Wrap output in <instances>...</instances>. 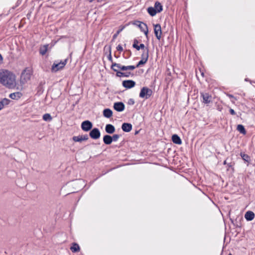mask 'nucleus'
<instances>
[{
	"label": "nucleus",
	"instance_id": "20",
	"mask_svg": "<svg viewBox=\"0 0 255 255\" xmlns=\"http://www.w3.org/2000/svg\"><path fill=\"white\" fill-rule=\"evenodd\" d=\"M103 141L106 144H110L112 142V136L108 134L104 135L103 137Z\"/></svg>",
	"mask_w": 255,
	"mask_h": 255
},
{
	"label": "nucleus",
	"instance_id": "42",
	"mask_svg": "<svg viewBox=\"0 0 255 255\" xmlns=\"http://www.w3.org/2000/svg\"><path fill=\"white\" fill-rule=\"evenodd\" d=\"M77 182H78V183L82 184V185H83L84 184V182L82 180H79L77 181Z\"/></svg>",
	"mask_w": 255,
	"mask_h": 255
},
{
	"label": "nucleus",
	"instance_id": "11",
	"mask_svg": "<svg viewBox=\"0 0 255 255\" xmlns=\"http://www.w3.org/2000/svg\"><path fill=\"white\" fill-rule=\"evenodd\" d=\"M114 109L119 112L123 111L125 109V106L123 102H116L114 104Z\"/></svg>",
	"mask_w": 255,
	"mask_h": 255
},
{
	"label": "nucleus",
	"instance_id": "44",
	"mask_svg": "<svg viewBox=\"0 0 255 255\" xmlns=\"http://www.w3.org/2000/svg\"><path fill=\"white\" fill-rule=\"evenodd\" d=\"M3 60V58L2 55L0 54V61L1 62Z\"/></svg>",
	"mask_w": 255,
	"mask_h": 255
},
{
	"label": "nucleus",
	"instance_id": "26",
	"mask_svg": "<svg viewBox=\"0 0 255 255\" xmlns=\"http://www.w3.org/2000/svg\"><path fill=\"white\" fill-rule=\"evenodd\" d=\"M237 130L241 133L245 135L246 134V130L245 127L242 125H239L237 126Z\"/></svg>",
	"mask_w": 255,
	"mask_h": 255
},
{
	"label": "nucleus",
	"instance_id": "21",
	"mask_svg": "<svg viewBox=\"0 0 255 255\" xmlns=\"http://www.w3.org/2000/svg\"><path fill=\"white\" fill-rule=\"evenodd\" d=\"M113 115V112L110 109H106L103 111V116L107 118H110Z\"/></svg>",
	"mask_w": 255,
	"mask_h": 255
},
{
	"label": "nucleus",
	"instance_id": "48",
	"mask_svg": "<svg viewBox=\"0 0 255 255\" xmlns=\"http://www.w3.org/2000/svg\"><path fill=\"white\" fill-rule=\"evenodd\" d=\"M229 255H232L231 254H229Z\"/></svg>",
	"mask_w": 255,
	"mask_h": 255
},
{
	"label": "nucleus",
	"instance_id": "43",
	"mask_svg": "<svg viewBox=\"0 0 255 255\" xmlns=\"http://www.w3.org/2000/svg\"><path fill=\"white\" fill-rule=\"evenodd\" d=\"M22 76H26V78H27V79H28L30 78V75H28L27 74H24L22 73Z\"/></svg>",
	"mask_w": 255,
	"mask_h": 255
},
{
	"label": "nucleus",
	"instance_id": "6",
	"mask_svg": "<svg viewBox=\"0 0 255 255\" xmlns=\"http://www.w3.org/2000/svg\"><path fill=\"white\" fill-rule=\"evenodd\" d=\"M154 32L156 38L160 40L161 37L162 31L159 24H154Z\"/></svg>",
	"mask_w": 255,
	"mask_h": 255
},
{
	"label": "nucleus",
	"instance_id": "28",
	"mask_svg": "<svg viewBox=\"0 0 255 255\" xmlns=\"http://www.w3.org/2000/svg\"><path fill=\"white\" fill-rule=\"evenodd\" d=\"M42 119L44 121L46 122H50L52 119L51 116L49 114H44Z\"/></svg>",
	"mask_w": 255,
	"mask_h": 255
},
{
	"label": "nucleus",
	"instance_id": "1",
	"mask_svg": "<svg viewBox=\"0 0 255 255\" xmlns=\"http://www.w3.org/2000/svg\"><path fill=\"white\" fill-rule=\"evenodd\" d=\"M0 83L8 88H13L16 85L15 75L6 69H0Z\"/></svg>",
	"mask_w": 255,
	"mask_h": 255
},
{
	"label": "nucleus",
	"instance_id": "40",
	"mask_svg": "<svg viewBox=\"0 0 255 255\" xmlns=\"http://www.w3.org/2000/svg\"><path fill=\"white\" fill-rule=\"evenodd\" d=\"M128 104L130 105H133L134 104V101L132 99H130L128 101Z\"/></svg>",
	"mask_w": 255,
	"mask_h": 255
},
{
	"label": "nucleus",
	"instance_id": "12",
	"mask_svg": "<svg viewBox=\"0 0 255 255\" xmlns=\"http://www.w3.org/2000/svg\"><path fill=\"white\" fill-rule=\"evenodd\" d=\"M88 138L89 137L87 134L84 135L74 136L72 137L73 140L75 142H81L83 140H88Z\"/></svg>",
	"mask_w": 255,
	"mask_h": 255
},
{
	"label": "nucleus",
	"instance_id": "25",
	"mask_svg": "<svg viewBox=\"0 0 255 255\" xmlns=\"http://www.w3.org/2000/svg\"><path fill=\"white\" fill-rule=\"evenodd\" d=\"M48 47V45L46 44V45H44L43 47H41L40 48V50H39L40 54H41L42 55H45L46 54V53L47 52Z\"/></svg>",
	"mask_w": 255,
	"mask_h": 255
},
{
	"label": "nucleus",
	"instance_id": "38",
	"mask_svg": "<svg viewBox=\"0 0 255 255\" xmlns=\"http://www.w3.org/2000/svg\"><path fill=\"white\" fill-rule=\"evenodd\" d=\"M120 70L122 71H128L127 66L122 65Z\"/></svg>",
	"mask_w": 255,
	"mask_h": 255
},
{
	"label": "nucleus",
	"instance_id": "23",
	"mask_svg": "<svg viewBox=\"0 0 255 255\" xmlns=\"http://www.w3.org/2000/svg\"><path fill=\"white\" fill-rule=\"evenodd\" d=\"M122 65L119 63H113L111 65V69L117 73V71H119L118 69H120Z\"/></svg>",
	"mask_w": 255,
	"mask_h": 255
},
{
	"label": "nucleus",
	"instance_id": "46",
	"mask_svg": "<svg viewBox=\"0 0 255 255\" xmlns=\"http://www.w3.org/2000/svg\"><path fill=\"white\" fill-rule=\"evenodd\" d=\"M93 0H89V2H92Z\"/></svg>",
	"mask_w": 255,
	"mask_h": 255
},
{
	"label": "nucleus",
	"instance_id": "22",
	"mask_svg": "<svg viewBox=\"0 0 255 255\" xmlns=\"http://www.w3.org/2000/svg\"><path fill=\"white\" fill-rule=\"evenodd\" d=\"M154 8L157 11V12H160L163 10V6L160 2L156 1L154 3Z\"/></svg>",
	"mask_w": 255,
	"mask_h": 255
},
{
	"label": "nucleus",
	"instance_id": "29",
	"mask_svg": "<svg viewBox=\"0 0 255 255\" xmlns=\"http://www.w3.org/2000/svg\"><path fill=\"white\" fill-rule=\"evenodd\" d=\"M227 96L231 99V101L233 104H235V102L237 100V99L233 95L227 94Z\"/></svg>",
	"mask_w": 255,
	"mask_h": 255
},
{
	"label": "nucleus",
	"instance_id": "37",
	"mask_svg": "<svg viewBox=\"0 0 255 255\" xmlns=\"http://www.w3.org/2000/svg\"><path fill=\"white\" fill-rule=\"evenodd\" d=\"M117 50L120 52H122L123 51V48L122 47V46L120 44L118 45L117 46Z\"/></svg>",
	"mask_w": 255,
	"mask_h": 255
},
{
	"label": "nucleus",
	"instance_id": "17",
	"mask_svg": "<svg viewBox=\"0 0 255 255\" xmlns=\"http://www.w3.org/2000/svg\"><path fill=\"white\" fill-rule=\"evenodd\" d=\"M22 94L20 92H17L11 93L9 95V97L13 100H18L22 96Z\"/></svg>",
	"mask_w": 255,
	"mask_h": 255
},
{
	"label": "nucleus",
	"instance_id": "13",
	"mask_svg": "<svg viewBox=\"0 0 255 255\" xmlns=\"http://www.w3.org/2000/svg\"><path fill=\"white\" fill-rule=\"evenodd\" d=\"M122 129L125 132H129L132 129V125L129 123H123L122 126Z\"/></svg>",
	"mask_w": 255,
	"mask_h": 255
},
{
	"label": "nucleus",
	"instance_id": "24",
	"mask_svg": "<svg viewBox=\"0 0 255 255\" xmlns=\"http://www.w3.org/2000/svg\"><path fill=\"white\" fill-rule=\"evenodd\" d=\"M147 12L150 14V15L152 16L155 15L157 13V11H156V9L154 8V7L151 6L148 7Z\"/></svg>",
	"mask_w": 255,
	"mask_h": 255
},
{
	"label": "nucleus",
	"instance_id": "35",
	"mask_svg": "<svg viewBox=\"0 0 255 255\" xmlns=\"http://www.w3.org/2000/svg\"><path fill=\"white\" fill-rule=\"evenodd\" d=\"M145 48H146L145 47L144 44L142 43L138 46L137 50H139L140 49H143L144 51Z\"/></svg>",
	"mask_w": 255,
	"mask_h": 255
},
{
	"label": "nucleus",
	"instance_id": "5",
	"mask_svg": "<svg viewBox=\"0 0 255 255\" xmlns=\"http://www.w3.org/2000/svg\"><path fill=\"white\" fill-rule=\"evenodd\" d=\"M201 96L203 99V103L205 104H209L212 102V97L208 93H201Z\"/></svg>",
	"mask_w": 255,
	"mask_h": 255
},
{
	"label": "nucleus",
	"instance_id": "30",
	"mask_svg": "<svg viewBox=\"0 0 255 255\" xmlns=\"http://www.w3.org/2000/svg\"><path fill=\"white\" fill-rule=\"evenodd\" d=\"M121 135L115 134L112 136V141H117L120 138Z\"/></svg>",
	"mask_w": 255,
	"mask_h": 255
},
{
	"label": "nucleus",
	"instance_id": "7",
	"mask_svg": "<svg viewBox=\"0 0 255 255\" xmlns=\"http://www.w3.org/2000/svg\"><path fill=\"white\" fill-rule=\"evenodd\" d=\"M92 123L89 121H85L82 123L81 128L85 131H88L92 128Z\"/></svg>",
	"mask_w": 255,
	"mask_h": 255
},
{
	"label": "nucleus",
	"instance_id": "27",
	"mask_svg": "<svg viewBox=\"0 0 255 255\" xmlns=\"http://www.w3.org/2000/svg\"><path fill=\"white\" fill-rule=\"evenodd\" d=\"M70 249L72 252L76 253L79 251L80 247L77 244L74 243L73 246L70 248Z\"/></svg>",
	"mask_w": 255,
	"mask_h": 255
},
{
	"label": "nucleus",
	"instance_id": "18",
	"mask_svg": "<svg viewBox=\"0 0 255 255\" xmlns=\"http://www.w3.org/2000/svg\"><path fill=\"white\" fill-rule=\"evenodd\" d=\"M172 140L173 143L177 144L180 145L182 143V140L177 134H173L172 136Z\"/></svg>",
	"mask_w": 255,
	"mask_h": 255
},
{
	"label": "nucleus",
	"instance_id": "9",
	"mask_svg": "<svg viewBox=\"0 0 255 255\" xmlns=\"http://www.w3.org/2000/svg\"><path fill=\"white\" fill-rule=\"evenodd\" d=\"M148 53L149 49L147 47H146V48L143 51L142 54H141V59L139 61L140 62H142L143 64H144L147 61L149 56Z\"/></svg>",
	"mask_w": 255,
	"mask_h": 255
},
{
	"label": "nucleus",
	"instance_id": "39",
	"mask_svg": "<svg viewBox=\"0 0 255 255\" xmlns=\"http://www.w3.org/2000/svg\"><path fill=\"white\" fill-rule=\"evenodd\" d=\"M229 111H230V113L232 115H236V112H235V111L233 109H230Z\"/></svg>",
	"mask_w": 255,
	"mask_h": 255
},
{
	"label": "nucleus",
	"instance_id": "16",
	"mask_svg": "<svg viewBox=\"0 0 255 255\" xmlns=\"http://www.w3.org/2000/svg\"><path fill=\"white\" fill-rule=\"evenodd\" d=\"M131 75V72L128 71L126 72L117 71V73H116V76L119 77H129Z\"/></svg>",
	"mask_w": 255,
	"mask_h": 255
},
{
	"label": "nucleus",
	"instance_id": "41",
	"mask_svg": "<svg viewBox=\"0 0 255 255\" xmlns=\"http://www.w3.org/2000/svg\"><path fill=\"white\" fill-rule=\"evenodd\" d=\"M141 65H143V62L139 61L138 63H137V64L135 67H136V68H137Z\"/></svg>",
	"mask_w": 255,
	"mask_h": 255
},
{
	"label": "nucleus",
	"instance_id": "34",
	"mask_svg": "<svg viewBox=\"0 0 255 255\" xmlns=\"http://www.w3.org/2000/svg\"><path fill=\"white\" fill-rule=\"evenodd\" d=\"M124 27L122 28L121 29L118 30L116 34H115L113 36V38H115L118 36V35L123 30Z\"/></svg>",
	"mask_w": 255,
	"mask_h": 255
},
{
	"label": "nucleus",
	"instance_id": "19",
	"mask_svg": "<svg viewBox=\"0 0 255 255\" xmlns=\"http://www.w3.org/2000/svg\"><path fill=\"white\" fill-rule=\"evenodd\" d=\"M10 100L7 98H4L0 101V111L3 109L5 106L8 105Z\"/></svg>",
	"mask_w": 255,
	"mask_h": 255
},
{
	"label": "nucleus",
	"instance_id": "47",
	"mask_svg": "<svg viewBox=\"0 0 255 255\" xmlns=\"http://www.w3.org/2000/svg\"><path fill=\"white\" fill-rule=\"evenodd\" d=\"M226 161H225L224 162V164H226Z\"/></svg>",
	"mask_w": 255,
	"mask_h": 255
},
{
	"label": "nucleus",
	"instance_id": "14",
	"mask_svg": "<svg viewBox=\"0 0 255 255\" xmlns=\"http://www.w3.org/2000/svg\"><path fill=\"white\" fill-rule=\"evenodd\" d=\"M105 130L107 133L112 134L115 132V128L111 124H107L105 127Z\"/></svg>",
	"mask_w": 255,
	"mask_h": 255
},
{
	"label": "nucleus",
	"instance_id": "31",
	"mask_svg": "<svg viewBox=\"0 0 255 255\" xmlns=\"http://www.w3.org/2000/svg\"><path fill=\"white\" fill-rule=\"evenodd\" d=\"M242 158L243 160L246 161H248L250 159V157L248 155L246 154H242L241 153V154Z\"/></svg>",
	"mask_w": 255,
	"mask_h": 255
},
{
	"label": "nucleus",
	"instance_id": "36",
	"mask_svg": "<svg viewBox=\"0 0 255 255\" xmlns=\"http://www.w3.org/2000/svg\"><path fill=\"white\" fill-rule=\"evenodd\" d=\"M128 71V70H133L134 69L136 68V67L133 65H129L127 66Z\"/></svg>",
	"mask_w": 255,
	"mask_h": 255
},
{
	"label": "nucleus",
	"instance_id": "3",
	"mask_svg": "<svg viewBox=\"0 0 255 255\" xmlns=\"http://www.w3.org/2000/svg\"><path fill=\"white\" fill-rule=\"evenodd\" d=\"M67 59H65L63 61H61L59 63H54L51 70L52 72H56L58 71L63 69L67 63Z\"/></svg>",
	"mask_w": 255,
	"mask_h": 255
},
{
	"label": "nucleus",
	"instance_id": "15",
	"mask_svg": "<svg viewBox=\"0 0 255 255\" xmlns=\"http://www.w3.org/2000/svg\"><path fill=\"white\" fill-rule=\"evenodd\" d=\"M245 219L248 221H252L255 218V214L252 211H248L245 215Z\"/></svg>",
	"mask_w": 255,
	"mask_h": 255
},
{
	"label": "nucleus",
	"instance_id": "2",
	"mask_svg": "<svg viewBox=\"0 0 255 255\" xmlns=\"http://www.w3.org/2000/svg\"><path fill=\"white\" fill-rule=\"evenodd\" d=\"M152 94V91L151 89L146 87H144L141 89L139 96L140 98L148 99Z\"/></svg>",
	"mask_w": 255,
	"mask_h": 255
},
{
	"label": "nucleus",
	"instance_id": "8",
	"mask_svg": "<svg viewBox=\"0 0 255 255\" xmlns=\"http://www.w3.org/2000/svg\"><path fill=\"white\" fill-rule=\"evenodd\" d=\"M89 135L92 138L97 139L100 137L101 133L98 128H94L90 131Z\"/></svg>",
	"mask_w": 255,
	"mask_h": 255
},
{
	"label": "nucleus",
	"instance_id": "4",
	"mask_svg": "<svg viewBox=\"0 0 255 255\" xmlns=\"http://www.w3.org/2000/svg\"><path fill=\"white\" fill-rule=\"evenodd\" d=\"M134 25L138 26L140 29V31L143 32L146 37L148 36V27L146 24L143 22H141L139 21H135L133 23Z\"/></svg>",
	"mask_w": 255,
	"mask_h": 255
},
{
	"label": "nucleus",
	"instance_id": "33",
	"mask_svg": "<svg viewBox=\"0 0 255 255\" xmlns=\"http://www.w3.org/2000/svg\"><path fill=\"white\" fill-rule=\"evenodd\" d=\"M137 43H138V41L136 39H134L132 46L133 48H135L137 50H138V47L139 46L137 45Z\"/></svg>",
	"mask_w": 255,
	"mask_h": 255
},
{
	"label": "nucleus",
	"instance_id": "32",
	"mask_svg": "<svg viewBox=\"0 0 255 255\" xmlns=\"http://www.w3.org/2000/svg\"><path fill=\"white\" fill-rule=\"evenodd\" d=\"M108 59L110 62H113V58L112 57V52H111V48L110 46L109 47V54L108 56Z\"/></svg>",
	"mask_w": 255,
	"mask_h": 255
},
{
	"label": "nucleus",
	"instance_id": "10",
	"mask_svg": "<svg viewBox=\"0 0 255 255\" xmlns=\"http://www.w3.org/2000/svg\"><path fill=\"white\" fill-rule=\"evenodd\" d=\"M123 86L127 89H130L133 88L135 85V82L131 80H125L123 82Z\"/></svg>",
	"mask_w": 255,
	"mask_h": 255
},
{
	"label": "nucleus",
	"instance_id": "45",
	"mask_svg": "<svg viewBox=\"0 0 255 255\" xmlns=\"http://www.w3.org/2000/svg\"><path fill=\"white\" fill-rule=\"evenodd\" d=\"M200 73H201V75H202L203 77H204V73H203V72H202L201 70H200Z\"/></svg>",
	"mask_w": 255,
	"mask_h": 255
}]
</instances>
